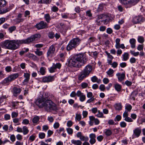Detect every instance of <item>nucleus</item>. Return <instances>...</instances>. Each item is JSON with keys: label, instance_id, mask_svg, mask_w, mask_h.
I'll return each instance as SVG.
<instances>
[{"label": "nucleus", "instance_id": "nucleus-40", "mask_svg": "<svg viewBox=\"0 0 145 145\" xmlns=\"http://www.w3.org/2000/svg\"><path fill=\"white\" fill-rule=\"evenodd\" d=\"M16 29V27L15 26L10 27L8 28V31L10 33H12L13 31H15Z\"/></svg>", "mask_w": 145, "mask_h": 145}, {"label": "nucleus", "instance_id": "nucleus-44", "mask_svg": "<svg viewBox=\"0 0 145 145\" xmlns=\"http://www.w3.org/2000/svg\"><path fill=\"white\" fill-rule=\"evenodd\" d=\"M121 117L120 115H117L114 118V120L115 121H119L121 119Z\"/></svg>", "mask_w": 145, "mask_h": 145}, {"label": "nucleus", "instance_id": "nucleus-20", "mask_svg": "<svg viewBox=\"0 0 145 145\" xmlns=\"http://www.w3.org/2000/svg\"><path fill=\"white\" fill-rule=\"evenodd\" d=\"M18 76V74L17 73H15L12 74L8 76V78H9L11 81L14 80Z\"/></svg>", "mask_w": 145, "mask_h": 145}, {"label": "nucleus", "instance_id": "nucleus-18", "mask_svg": "<svg viewBox=\"0 0 145 145\" xmlns=\"http://www.w3.org/2000/svg\"><path fill=\"white\" fill-rule=\"evenodd\" d=\"M136 40L134 38L131 39L129 40V42L131 44V48H134L136 47L135 43Z\"/></svg>", "mask_w": 145, "mask_h": 145}, {"label": "nucleus", "instance_id": "nucleus-1", "mask_svg": "<svg viewBox=\"0 0 145 145\" xmlns=\"http://www.w3.org/2000/svg\"><path fill=\"white\" fill-rule=\"evenodd\" d=\"M87 60L86 54L83 53L77 54L69 60L68 64L69 66L80 67L85 64Z\"/></svg>", "mask_w": 145, "mask_h": 145}, {"label": "nucleus", "instance_id": "nucleus-2", "mask_svg": "<svg viewBox=\"0 0 145 145\" xmlns=\"http://www.w3.org/2000/svg\"><path fill=\"white\" fill-rule=\"evenodd\" d=\"M36 105L40 108L44 107L47 111L53 110L57 112L58 110L56 105L51 100L47 99V97L39 99L36 103Z\"/></svg>", "mask_w": 145, "mask_h": 145}, {"label": "nucleus", "instance_id": "nucleus-56", "mask_svg": "<svg viewBox=\"0 0 145 145\" xmlns=\"http://www.w3.org/2000/svg\"><path fill=\"white\" fill-rule=\"evenodd\" d=\"M59 124L58 122H56L54 123L53 127L54 129H57L59 127Z\"/></svg>", "mask_w": 145, "mask_h": 145}, {"label": "nucleus", "instance_id": "nucleus-17", "mask_svg": "<svg viewBox=\"0 0 145 145\" xmlns=\"http://www.w3.org/2000/svg\"><path fill=\"white\" fill-rule=\"evenodd\" d=\"M105 53L108 56V57L109 59L107 60L108 63L109 64H110L112 62V60L113 58V57L110 54L108 53L107 51H106Z\"/></svg>", "mask_w": 145, "mask_h": 145}, {"label": "nucleus", "instance_id": "nucleus-4", "mask_svg": "<svg viewBox=\"0 0 145 145\" xmlns=\"http://www.w3.org/2000/svg\"><path fill=\"white\" fill-rule=\"evenodd\" d=\"M81 40L78 38H74L71 40L66 46L67 51H70L76 48L80 42Z\"/></svg>", "mask_w": 145, "mask_h": 145}, {"label": "nucleus", "instance_id": "nucleus-57", "mask_svg": "<svg viewBox=\"0 0 145 145\" xmlns=\"http://www.w3.org/2000/svg\"><path fill=\"white\" fill-rule=\"evenodd\" d=\"M10 140L12 142H13L15 141L16 140V138L15 137L14 135H11L10 137Z\"/></svg>", "mask_w": 145, "mask_h": 145}, {"label": "nucleus", "instance_id": "nucleus-45", "mask_svg": "<svg viewBox=\"0 0 145 145\" xmlns=\"http://www.w3.org/2000/svg\"><path fill=\"white\" fill-rule=\"evenodd\" d=\"M49 71L50 72H55L56 71V69L54 65L49 69Z\"/></svg>", "mask_w": 145, "mask_h": 145}, {"label": "nucleus", "instance_id": "nucleus-19", "mask_svg": "<svg viewBox=\"0 0 145 145\" xmlns=\"http://www.w3.org/2000/svg\"><path fill=\"white\" fill-rule=\"evenodd\" d=\"M89 73H83L79 75L78 76V80H82L86 77L89 75Z\"/></svg>", "mask_w": 145, "mask_h": 145}, {"label": "nucleus", "instance_id": "nucleus-48", "mask_svg": "<svg viewBox=\"0 0 145 145\" xmlns=\"http://www.w3.org/2000/svg\"><path fill=\"white\" fill-rule=\"evenodd\" d=\"M130 53L132 55H133L134 56H137L139 55V53L138 52H135L134 51H130Z\"/></svg>", "mask_w": 145, "mask_h": 145}, {"label": "nucleus", "instance_id": "nucleus-34", "mask_svg": "<svg viewBox=\"0 0 145 145\" xmlns=\"http://www.w3.org/2000/svg\"><path fill=\"white\" fill-rule=\"evenodd\" d=\"M81 140L85 141H88L89 140V138L86 136H84L82 135L80 138Z\"/></svg>", "mask_w": 145, "mask_h": 145}, {"label": "nucleus", "instance_id": "nucleus-29", "mask_svg": "<svg viewBox=\"0 0 145 145\" xmlns=\"http://www.w3.org/2000/svg\"><path fill=\"white\" fill-rule=\"evenodd\" d=\"M40 118L39 117L36 116H35L32 119V121L33 123H35L37 124L38 122L39 121Z\"/></svg>", "mask_w": 145, "mask_h": 145}, {"label": "nucleus", "instance_id": "nucleus-42", "mask_svg": "<svg viewBox=\"0 0 145 145\" xmlns=\"http://www.w3.org/2000/svg\"><path fill=\"white\" fill-rule=\"evenodd\" d=\"M138 40L139 42L142 43L144 41V38L142 37L139 36L138 37Z\"/></svg>", "mask_w": 145, "mask_h": 145}, {"label": "nucleus", "instance_id": "nucleus-38", "mask_svg": "<svg viewBox=\"0 0 145 145\" xmlns=\"http://www.w3.org/2000/svg\"><path fill=\"white\" fill-rule=\"evenodd\" d=\"M98 114L96 115L98 118H104V117L103 116V114L102 112H100L99 110L98 111Z\"/></svg>", "mask_w": 145, "mask_h": 145}, {"label": "nucleus", "instance_id": "nucleus-33", "mask_svg": "<svg viewBox=\"0 0 145 145\" xmlns=\"http://www.w3.org/2000/svg\"><path fill=\"white\" fill-rule=\"evenodd\" d=\"M35 52L36 54L39 56L42 55L43 54V52L42 51H40L38 49H37Z\"/></svg>", "mask_w": 145, "mask_h": 145}, {"label": "nucleus", "instance_id": "nucleus-53", "mask_svg": "<svg viewBox=\"0 0 145 145\" xmlns=\"http://www.w3.org/2000/svg\"><path fill=\"white\" fill-rule=\"evenodd\" d=\"M48 37L51 39H53L54 37V34L52 32H50L48 34Z\"/></svg>", "mask_w": 145, "mask_h": 145}, {"label": "nucleus", "instance_id": "nucleus-64", "mask_svg": "<svg viewBox=\"0 0 145 145\" xmlns=\"http://www.w3.org/2000/svg\"><path fill=\"white\" fill-rule=\"evenodd\" d=\"M73 124L72 122L71 121H68L67 123V125L68 127H71Z\"/></svg>", "mask_w": 145, "mask_h": 145}, {"label": "nucleus", "instance_id": "nucleus-55", "mask_svg": "<svg viewBox=\"0 0 145 145\" xmlns=\"http://www.w3.org/2000/svg\"><path fill=\"white\" fill-rule=\"evenodd\" d=\"M81 86L82 88H85L88 86V84L85 82H82L81 84Z\"/></svg>", "mask_w": 145, "mask_h": 145}, {"label": "nucleus", "instance_id": "nucleus-58", "mask_svg": "<svg viewBox=\"0 0 145 145\" xmlns=\"http://www.w3.org/2000/svg\"><path fill=\"white\" fill-rule=\"evenodd\" d=\"M110 65H112V66L114 68H116L118 66V64L117 62H114L113 63H112V62Z\"/></svg>", "mask_w": 145, "mask_h": 145}, {"label": "nucleus", "instance_id": "nucleus-54", "mask_svg": "<svg viewBox=\"0 0 145 145\" xmlns=\"http://www.w3.org/2000/svg\"><path fill=\"white\" fill-rule=\"evenodd\" d=\"M126 125V123L124 121H122L120 123V125L121 127H125Z\"/></svg>", "mask_w": 145, "mask_h": 145}, {"label": "nucleus", "instance_id": "nucleus-49", "mask_svg": "<svg viewBox=\"0 0 145 145\" xmlns=\"http://www.w3.org/2000/svg\"><path fill=\"white\" fill-rule=\"evenodd\" d=\"M81 118V116L80 114H76L75 117V119L78 121H80Z\"/></svg>", "mask_w": 145, "mask_h": 145}, {"label": "nucleus", "instance_id": "nucleus-21", "mask_svg": "<svg viewBox=\"0 0 145 145\" xmlns=\"http://www.w3.org/2000/svg\"><path fill=\"white\" fill-rule=\"evenodd\" d=\"M21 91V89L20 88H17L16 87L14 88L13 89L14 94L16 96L15 94H19Z\"/></svg>", "mask_w": 145, "mask_h": 145}, {"label": "nucleus", "instance_id": "nucleus-52", "mask_svg": "<svg viewBox=\"0 0 145 145\" xmlns=\"http://www.w3.org/2000/svg\"><path fill=\"white\" fill-rule=\"evenodd\" d=\"M18 115V113L13 112L12 113L11 116L12 118L17 117Z\"/></svg>", "mask_w": 145, "mask_h": 145}, {"label": "nucleus", "instance_id": "nucleus-15", "mask_svg": "<svg viewBox=\"0 0 145 145\" xmlns=\"http://www.w3.org/2000/svg\"><path fill=\"white\" fill-rule=\"evenodd\" d=\"M90 138L89 141V142L91 144H94L96 142V135L95 134L91 133L89 135V136Z\"/></svg>", "mask_w": 145, "mask_h": 145}, {"label": "nucleus", "instance_id": "nucleus-5", "mask_svg": "<svg viewBox=\"0 0 145 145\" xmlns=\"http://www.w3.org/2000/svg\"><path fill=\"white\" fill-rule=\"evenodd\" d=\"M139 0H119L120 3L126 8H130L135 6Z\"/></svg>", "mask_w": 145, "mask_h": 145}, {"label": "nucleus", "instance_id": "nucleus-63", "mask_svg": "<svg viewBox=\"0 0 145 145\" xmlns=\"http://www.w3.org/2000/svg\"><path fill=\"white\" fill-rule=\"evenodd\" d=\"M29 122V121L28 119H24L23 120L22 123L24 124H28Z\"/></svg>", "mask_w": 145, "mask_h": 145}, {"label": "nucleus", "instance_id": "nucleus-36", "mask_svg": "<svg viewBox=\"0 0 145 145\" xmlns=\"http://www.w3.org/2000/svg\"><path fill=\"white\" fill-rule=\"evenodd\" d=\"M120 39L119 38H117L116 39L115 42H116V45H115V47L116 48H118L119 47V45L120 44Z\"/></svg>", "mask_w": 145, "mask_h": 145}, {"label": "nucleus", "instance_id": "nucleus-59", "mask_svg": "<svg viewBox=\"0 0 145 145\" xmlns=\"http://www.w3.org/2000/svg\"><path fill=\"white\" fill-rule=\"evenodd\" d=\"M97 80V78L95 76H94L91 78V80L93 82H96Z\"/></svg>", "mask_w": 145, "mask_h": 145}, {"label": "nucleus", "instance_id": "nucleus-46", "mask_svg": "<svg viewBox=\"0 0 145 145\" xmlns=\"http://www.w3.org/2000/svg\"><path fill=\"white\" fill-rule=\"evenodd\" d=\"M39 137L40 139L44 138L45 136V134L44 133H40L39 134Z\"/></svg>", "mask_w": 145, "mask_h": 145}, {"label": "nucleus", "instance_id": "nucleus-35", "mask_svg": "<svg viewBox=\"0 0 145 145\" xmlns=\"http://www.w3.org/2000/svg\"><path fill=\"white\" fill-rule=\"evenodd\" d=\"M140 21V18L138 17H136L133 19V22L135 24L139 23Z\"/></svg>", "mask_w": 145, "mask_h": 145}, {"label": "nucleus", "instance_id": "nucleus-37", "mask_svg": "<svg viewBox=\"0 0 145 145\" xmlns=\"http://www.w3.org/2000/svg\"><path fill=\"white\" fill-rule=\"evenodd\" d=\"M116 109L118 110H120L121 109V105L120 103L116 104L115 105Z\"/></svg>", "mask_w": 145, "mask_h": 145}, {"label": "nucleus", "instance_id": "nucleus-32", "mask_svg": "<svg viewBox=\"0 0 145 145\" xmlns=\"http://www.w3.org/2000/svg\"><path fill=\"white\" fill-rule=\"evenodd\" d=\"M105 133L107 136H108L112 134V132L110 129H106L105 130Z\"/></svg>", "mask_w": 145, "mask_h": 145}, {"label": "nucleus", "instance_id": "nucleus-22", "mask_svg": "<svg viewBox=\"0 0 145 145\" xmlns=\"http://www.w3.org/2000/svg\"><path fill=\"white\" fill-rule=\"evenodd\" d=\"M52 0H40L38 3L39 4H49L52 2Z\"/></svg>", "mask_w": 145, "mask_h": 145}, {"label": "nucleus", "instance_id": "nucleus-9", "mask_svg": "<svg viewBox=\"0 0 145 145\" xmlns=\"http://www.w3.org/2000/svg\"><path fill=\"white\" fill-rule=\"evenodd\" d=\"M36 27L38 29H42L47 27L48 25L46 22L41 21L36 24Z\"/></svg>", "mask_w": 145, "mask_h": 145}, {"label": "nucleus", "instance_id": "nucleus-41", "mask_svg": "<svg viewBox=\"0 0 145 145\" xmlns=\"http://www.w3.org/2000/svg\"><path fill=\"white\" fill-rule=\"evenodd\" d=\"M79 98V100L81 102L84 101L86 99V97L85 95H84V94L80 96Z\"/></svg>", "mask_w": 145, "mask_h": 145}, {"label": "nucleus", "instance_id": "nucleus-10", "mask_svg": "<svg viewBox=\"0 0 145 145\" xmlns=\"http://www.w3.org/2000/svg\"><path fill=\"white\" fill-rule=\"evenodd\" d=\"M54 76H45L42 78V81L44 83H48L54 81Z\"/></svg>", "mask_w": 145, "mask_h": 145}, {"label": "nucleus", "instance_id": "nucleus-16", "mask_svg": "<svg viewBox=\"0 0 145 145\" xmlns=\"http://www.w3.org/2000/svg\"><path fill=\"white\" fill-rule=\"evenodd\" d=\"M90 120L94 121L95 124L96 125H97L99 123L100 121L97 118H95L93 116H90L89 117Z\"/></svg>", "mask_w": 145, "mask_h": 145}, {"label": "nucleus", "instance_id": "nucleus-27", "mask_svg": "<svg viewBox=\"0 0 145 145\" xmlns=\"http://www.w3.org/2000/svg\"><path fill=\"white\" fill-rule=\"evenodd\" d=\"M11 81L10 79L8 78V77L5 79L2 82V83L4 85H8Z\"/></svg>", "mask_w": 145, "mask_h": 145}, {"label": "nucleus", "instance_id": "nucleus-13", "mask_svg": "<svg viewBox=\"0 0 145 145\" xmlns=\"http://www.w3.org/2000/svg\"><path fill=\"white\" fill-rule=\"evenodd\" d=\"M94 68L91 65L86 66L83 70V72H94Z\"/></svg>", "mask_w": 145, "mask_h": 145}, {"label": "nucleus", "instance_id": "nucleus-28", "mask_svg": "<svg viewBox=\"0 0 145 145\" xmlns=\"http://www.w3.org/2000/svg\"><path fill=\"white\" fill-rule=\"evenodd\" d=\"M123 59L124 61H126L129 58V54L128 53L125 52L122 55Z\"/></svg>", "mask_w": 145, "mask_h": 145}, {"label": "nucleus", "instance_id": "nucleus-6", "mask_svg": "<svg viewBox=\"0 0 145 145\" xmlns=\"http://www.w3.org/2000/svg\"><path fill=\"white\" fill-rule=\"evenodd\" d=\"M7 2L5 0H0V14L5 13L10 10L9 8H3L6 5Z\"/></svg>", "mask_w": 145, "mask_h": 145}, {"label": "nucleus", "instance_id": "nucleus-39", "mask_svg": "<svg viewBox=\"0 0 145 145\" xmlns=\"http://www.w3.org/2000/svg\"><path fill=\"white\" fill-rule=\"evenodd\" d=\"M132 107L131 105L129 104H127L125 106V108L127 111L130 112L131 109H132Z\"/></svg>", "mask_w": 145, "mask_h": 145}, {"label": "nucleus", "instance_id": "nucleus-8", "mask_svg": "<svg viewBox=\"0 0 145 145\" xmlns=\"http://www.w3.org/2000/svg\"><path fill=\"white\" fill-rule=\"evenodd\" d=\"M133 133L132 136V138L138 137L140 135L142 130L140 128L137 127L136 128L133 130Z\"/></svg>", "mask_w": 145, "mask_h": 145}, {"label": "nucleus", "instance_id": "nucleus-47", "mask_svg": "<svg viewBox=\"0 0 145 145\" xmlns=\"http://www.w3.org/2000/svg\"><path fill=\"white\" fill-rule=\"evenodd\" d=\"M66 130L67 133L69 135H72L73 132V129L71 128H67Z\"/></svg>", "mask_w": 145, "mask_h": 145}, {"label": "nucleus", "instance_id": "nucleus-23", "mask_svg": "<svg viewBox=\"0 0 145 145\" xmlns=\"http://www.w3.org/2000/svg\"><path fill=\"white\" fill-rule=\"evenodd\" d=\"M114 88L116 91L119 92L121 91V86L118 83H116L114 84Z\"/></svg>", "mask_w": 145, "mask_h": 145}, {"label": "nucleus", "instance_id": "nucleus-24", "mask_svg": "<svg viewBox=\"0 0 145 145\" xmlns=\"http://www.w3.org/2000/svg\"><path fill=\"white\" fill-rule=\"evenodd\" d=\"M67 30V27L66 26L63 25L62 26L61 28L60 32L62 33L63 35H65L66 33Z\"/></svg>", "mask_w": 145, "mask_h": 145}, {"label": "nucleus", "instance_id": "nucleus-50", "mask_svg": "<svg viewBox=\"0 0 145 145\" xmlns=\"http://www.w3.org/2000/svg\"><path fill=\"white\" fill-rule=\"evenodd\" d=\"M125 121L128 122H132L133 120L131 119V118L129 117H127L126 118H125L124 120Z\"/></svg>", "mask_w": 145, "mask_h": 145}, {"label": "nucleus", "instance_id": "nucleus-61", "mask_svg": "<svg viewBox=\"0 0 145 145\" xmlns=\"http://www.w3.org/2000/svg\"><path fill=\"white\" fill-rule=\"evenodd\" d=\"M10 116L8 114H6L4 115V118L6 120H8L10 119Z\"/></svg>", "mask_w": 145, "mask_h": 145}, {"label": "nucleus", "instance_id": "nucleus-60", "mask_svg": "<svg viewBox=\"0 0 145 145\" xmlns=\"http://www.w3.org/2000/svg\"><path fill=\"white\" fill-rule=\"evenodd\" d=\"M103 137L102 135H99L97 137V138L99 142L103 140Z\"/></svg>", "mask_w": 145, "mask_h": 145}, {"label": "nucleus", "instance_id": "nucleus-3", "mask_svg": "<svg viewBox=\"0 0 145 145\" xmlns=\"http://www.w3.org/2000/svg\"><path fill=\"white\" fill-rule=\"evenodd\" d=\"M25 44L24 40H6L4 42V46L5 48L12 50H15L17 49L20 44Z\"/></svg>", "mask_w": 145, "mask_h": 145}, {"label": "nucleus", "instance_id": "nucleus-51", "mask_svg": "<svg viewBox=\"0 0 145 145\" xmlns=\"http://www.w3.org/2000/svg\"><path fill=\"white\" fill-rule=\"evenodd\" d=\"M95 40V38L94 37H91L88 39V42H93Z\"/></svg>", "mask_w": 145, "mask_h": 145}, {"label": "nucleus", "instance_id": "nucleus-62", "mask_svg": "<svg viewBox=\"0 0 145 145\" xmlns=\"http://www.w3.org/2000/svg\"><path fill=\"white\" fill-rule=\"evenodd\" d=\"M86 15L89 17H91L92 16V14L91 13L90 10H88L86 12Z\"/></svg>", "mask_w": 145, "mask_h": 145}, {"label": "nucleus", "instance_id": "nucleus-30", "mask_svg": "<svg viewBox=\"0 0 145 145\" xmlns=\"http://www.w3.org/2000/svg\"><path fill=\"white\" fill-rule=\"evenodd\" d=\"M22 131L24 135L27 134L29 131V130L27 129V127L25 126L23 127L22 128Z\"/></svg>", "mask_w": 145, "mask_h": 145}, {"label": "nucleus", "instance_id": "nucleus-25", "mask_svg": "<svg viewBox=\"0 0 145 145\" xmlns=\"http://www.w3.org/2000/svg\"><path fill=\"white\" fill-rule=\"evenodd\" d=\"M71 142L72 143L76 145H81L82 144V142L79 140H76L73 139L72 140Z\"/></svg>", "mask_w": 145, "mask_h": 145}, {"label": "nucleus", "instance_id": "nucleus-7", "mask_svg": "<svg viewBox=\"0 0 145 145\" xmlns=\"http://www.w3.org/2000/svg\"><path fill=\"white\" fill-rule=\"evenodd\" d=\"M40 35L39 34H37L31 36L25 39H24L25 44H28L36 39L40 38Z\"/></svg>", "mask_w": 145, "mask_h": 145}, {"label": "nucleus", "instance_id": "nucleus-14", "mask_svg": "<svg viewBox=\"0 0 145 145\" xmlns=\"http://www.w3.org/2000/svg\"><path fill=\"white\" fill-rule=\"evenodd\" d=\"M119 82H121L124 80L125 77V73H117L116 74Z\"/></svg>", "mask_w": 145, "mask_h": 145}, {"label": "nucleus", "instance_id": "nucleus-26", "mask_svg": "<svg viewBox=\"0 0 145 145\" xmlns=\"http://www.w3.org/2000/svg\"><path fill=\"white\" fill-rule=\"evenodd\" d=\"M30 75L29 73H24V76L25 78L24 80V82H27L29 81V79Z\"/></svg>", "mask_w": 145, "mask_h": 145}, {"label": "nucleus", "instance_id": "nucleus-11", "mask_svg": "<svg viewBox=\"0 0 145 145\" xmlns=\"http://www.w3.org/2000/svg\"><path fill=\"white\" fill-rule=\"evenodd\" d=\"M99 19H103L102 22L103 21L104 24L106 23L109 20V16L105 14H102L99 16L98 17Z\"/></svg>", "mask_w": 145, "mask_h": 145}, {"label": "nucleus", "instance_id": "nucleus-12", "mask_svg": "<svg viewBox=\"0 0 145 145\" xmlns=\"http://www.w3.org/2000/svg\"><path fill=\"white\" fill-rule=\"evenodd\" d=\"M54 46L52 45L49 47L47 52V56H52L54 54L55 51Z\"/></svg>", "mask_w": 145, "mask_h": 145}, {"label": "nucleus", "instance_id": "nucleus-31", "mask_svg": "<svg viewBox=\"0 0 145 145\" xmlns=\"http://www.w3.org/2000/svg\"><path fill=\"white\" fill-rule=\"evenodd\" d=\"M44 18L46 21L48 23L50 22V21L51 20V18L50 15L48 14H45L44 16Z\"/></svg>", "mask_w": 145, "mask_h": 145}, {"label": "nucleus", "instance_id": "nucleus-43", "mask_svg": "<svg viewBox=\"0 0 145 145\" xmlns=\"http://www.w3.org/2000/svg\"><path fill=\"white\" fill-rule=\"evenodd\" d=\"M53 65L54 66L56 69L57 68L60 69L61 67V64L59 63H57L56 64L53 63Z\"/></svg>", "mask_w": 145, "mask_h": 145}]
</instances>
